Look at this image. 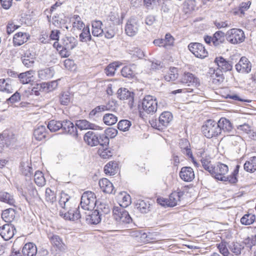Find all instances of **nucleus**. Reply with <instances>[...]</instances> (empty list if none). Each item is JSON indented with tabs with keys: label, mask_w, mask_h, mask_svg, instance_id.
Listing matches in <instances>:
<instances>
[{
	"label": "nucleus",
	"mask_w": 256,
	"mask_h": 256,
	"mask_svg": "<svg viewBox=\"0 0 256 256\" xmlns=\"http://www.w3.org/2000/svg\"><path fill=\"white\" fill-rule=\"evenodd\" d=\"M218 126L216 121L211 119L208 120L202 126V132L208 138L216 137L220 134V129Z\"/></svg>",
	"instance_id": "1"
},
{
	"label": "nucleus",
	"mask_w": 256,
	"mask_h": 256,
	"mask_svg": "<svg viewBox=\"0 0 256 256\" xmlns=\"http://www.w3.org/2000/svg\"><path fill=\"white\" fill-rule=\"evenodd\" d=\"M172 118V114L170 112L166 111L160 114L158 120L152 119L150 120V122L152 128L161 130L168 126Z\"/></svg>",
	"instance_id": "2"
},
{
	"label": "nucleus",
	"mask_w": 256,
	"mask_h": 256,
	"mask_svg": "<svg viewBox=\"0 0 256 256\" xmlns=\"http://www.w3.org/2000/svg\"><path fill=\"white\" fill-rule=\"evenodd\" d=\"M96 202L95 194L91 191H86L81 196L80 206L84 210L92 211L96 206Z\"/></svg>",
	"instance_id": "3"
},
{
	"label": "nucleus",
	"mask_w": 256,
	"mask_h": 256,
	"mask_svg": "<svg viewBox=\"0 0 256 256\" xmlns=\"http://www.w3.org/2000/svg\"><path fill=\"white\" fill-rule=\"evenodd\" d=\"M158 109V102L153 96L148 95L146 96L142 103V109H140V114L144 112L147 114H153Z\"/></svg>",
	"instance_id": "4"
},
{
	"label": "nucleus",
	"mask_w": 256,
	"mask_h": 256,
	"mask_svg": "<svg viewBox=\"0 0 256 256\" xmlns=\"http://www.w3.org/2000/svg\"><path fill=\"white\" fill-rule=\"evenodd\" d=\"M112 213L114 218L120 224H128L132 221L128 212L121 205L114 206Z\"/></svg>",
	"instance_id": "5"
},
{
	"label": "nucleus",
	"mask_w": 256,
	"mask_h": 256,
	"mask_svg": "<svg viewBox=\"0 0 256 256\" xmlns=\"http://www.w3.org/2000/svg\"><path fill=\"white\" fill-rule=\"evenodd\" d=\"M226 38L230 43L237 44L244 41L245 36L242 30L238 28H232L227 32Z\"/></svg>",
	"instance_id": "6"
},
{
	"label": "nucleus",
	"mask_w": 256,
	"mask_h": 256,
	"mask_svg": "<svg viewBox=\"0 0 256 256\" xmlns=\"http://www.w3.org/2000/svg\"><path fill=\"white\" fill-rule=\"evenodd\" d=\"M139 28L138 20L136 18H130L125 25V32L129 36H134L138 33Z\"/></svg>",
	"instance_id": "7"
},
{
	"label": "nucleus",
	"mask_w": 256,
	"mask_h": 256,
	"mask_svg": "<svg viewBox=\"0 0 256 256\" xmlns=\"http://www.w3.org/2000/svg\"><path fill=\"white\" fill-rule=\"evenodd\" d=\"M188 50L197 58H204L208 56V52L200 43L192 42L188 46Z\"/></svg>",
	"instance_id": "8"
},
{
	"label": "nucleus",
	"mask_w": 256,
	"mask_h": 256,
	"mask_svg": "<svg viewBox=\"0 0 256 256\" xmlns=\"http://www.w3.org/2000/svg\"><path fill=\"white\" fill-rule=\"evenodd\" d=\"M216 166V179L222 182H228L230 178L228 176H224L228 171V166L221 162H218Z\"/></svg>",
	"instance_id": "9"
},
{
	"label": "nucleus",
	"mask_w": 256,
	"mask_h": 256,
	"mask_svg": "<svg viewBox=\"0 0 256 256\" xmlns=\"http://www.w3.org/2000/svg\"><path fill=\"white\" fill-rule=\"evenodd\" d=\"M48 238L52 245L60 251L64 252L66 248V246L62 238L53 233L48 234Z\"/></svg>",
	"instance_id": "10"
},
{
	"label": "nucleus",
	"mask_w": 256,
	"mask_h": 256,
	"mask_svg": "<svg viewBox=\"0 0 256 256\" xmlns=\"http://www.w3.org/2000/svg\"><path fill=\"white\" fill-rule=\"evenodd\" d=\"M118 97L121 100H128V104L130 108L132 107L134 101V94L129 91L126 88H120L118 90Z\"/></svg>",
	"instance_id": "11"
},
{
	"label": "nucleus",
	"mask_w": 256,
	"mask_h": 256,
	"mask_svg": "<svg viewBox=\"0 0 256 256\" xmlns=\"http://www.w3.org/2000/svg\"><path fill=\"white\" fill-rule=\"evenodd\" d=\"M181 82L188 86H192L198 88L200 86L199 79L194 74L189 72H186L184 74L181 78Z\"/></svg>",
	"instance_id": "12"
},
{
	"label": "nucleus",
	"mask_w": 256,
	"mask_h": 256,
	"mask_svg": "<svg viewBox=\"0 0 256 256\" xmlns=\"http://www.w3.org/2000/svg\"><path fill=\"white\" fill-rule=\"evenodd\" d=\"M16 230L13 225L7 224L0 227V235L5 240H8L14 236Z\"/></svg>",
	"instance_id": "13"
},
{
	"label": "nucleus",
	"mask_w": 256,
	"mask_h": 256,
	"mask_svg": "<svg viewBox=\"0 0 256 256\" xmlns=\"http://www.w3.org/2000/svg\"><path fill=\"white\" fill-rule=\"evenodd\" d=\"M62 130L64 133L70 134L75 138L78 136V134L76 124L74 125L69 120L62 121Z\"/></svg>",
	"instance_id": "14"
},
{
	"label": "nucleus",
	"mask_w": 256,
	"mask_h": 256,
	"mask_svg": "<svg viewBox=\"0 0 256 256\" xmlns=\"http://www.w3.org/2000/svg\"><path fill=\"white\" fill-rule=\"evenodd\" d=\"M134 207L142 214H147L150 211V204L147 199H138L134 202Z\"/></svg>",
	"instance_id": "15"
},
{
	"label": "nucleus",
	"mask_w": 256,
	"mask_h": 256,
	"mask_svg": "<svg viewBox=\"0 0 256 256\" xmlns=\"http://www.w3.org/2000/svg\"><path fill=\"white\" fill-rule=\"evenodd\" d=\"M214 62L217 64L218 68L224 72L230 71L232 70V62L227 60L222 56L216 57Z\"/></svg>",
	"instance_id": "16"
},
{
	"label": "nucleus",
	"mask_w": 256,
	"mask_h": 256,
	"mask_svg": "<svg viewBox=\"0 0 256 256\" xmlns=\"http://www.w3.org/2000/svg\"><path fill=\"white\" fill-rule=\"evenodd\" d=\"M35 72L33 70H30L18 74V78L20 82L23 84H32L34 82Z\"/></svg>",
	"instance_id": "17"
},
{
	"label": "nucleus",
	"mask_w": 256,
	"mask_h": 256,
	"mask_svg": "<svg viewBox=\"0 0 256 256\" xmlns=\"http://www.w3.org/2000/svg\"><path fill=\"white\" fill-rule=\"evenodd\" d=\"M88 212V214L85 212V220L88 224H96L100 222L102 215L96 210L92 212Z\"/></svg>",
	"instance_id": "18"
},
{
	"label": "nucleus",
	"mask_w": 256,
	"mask_h": 256,
	"mask_svg": "<svg viewBox=\"0 0 256 256\" xmlns=\"http://www.w3.org/2000/svg\"><path fill=\"white\" fill-rule=\"evenodd\" d=\"M216 123L218 125V128L220 129V133L223 132H224L230 134L233 130L232 124L229 120L225 118H220L218 122H216Z\"/></svg>",
	"instance_id": "19"
},
{
	"label": "nucleus",
	"mask_w": 256,
	"mask_h": 256,
	"mask_svg": "<svg viewBox=\"0 0 256 256\" xmlns=\"http://www.w3.org/2000/svg\"><path fill=\"white\" fill-rule=\"evenodd\" d=\"M180 178L184 182H192L194 178V173L193 169L190 166H184L181 168L180 172Z\"/></svg>",
	"instance_id": "20"
},
{
	"label": "nucleus",
	"mask_w": 256,
	"mask_h": 256,
	"mask_svg": "<svg viewBox=\"0 0 256 256\" xmlns=\"http://www.w3.org/2000/svg\"><path fill=\"white\" fill-rule=\"evenodd\" d=\"M76 128H78L80 130H101L100 127L96 124H92L86 120H79L76 121Z\"/></svg>",
	"instance_id": "21"
},
{
	"label": "nucleus",
	"mask_w": 256,
	"mask_h": 256,
	"mask_svg": "<svg viewBox=\"0 0 256 256\" xmlns=\"http://www.w3.org/2000/svg\"><path fill=\"white\" fill-rule=\"evenodd\" d=\"M236 68L238 72L248 73L251 70V65L248 59L244 56L236 64Z\"/></svg>",
	"instance_id": "22"
},
{
	"label": "nucleus",
	"mask_w": 256,
	"mask_h": 256,
	"mask_svg": "<svg viewBox=\"0 0 256 256\" xmlns=\"http://www.w3.org/2000/svg\"><path fill=\"white\" fill-rule=\"evenodd\" d=\"M36 60V54L30 50L26 52L22 57V62L26 68L32 67L34 65Z\"/></svg>",
	"instance_id": "23"
},
{
	"label": "nucleus",
	"mask_w": 256,
	"mask_h": 256,
	"mask_svg": "<svg viewBox=\"0 0 256 256\" xmlns=\"http://www.w3.org/2000/svg\"><path fill=\"white\" fill-rule=\"evenodd\" d=\"M184 194V192L180 190L174 191L171 193L168 198L169 200L168 206L174 207L178 204Z\"/></svg>",
	"instance_id": "24"
},
{
	"label": "nucleus",
	"mask_w": 256,
	"mask_h": 256,
	"mask_svg": "<svg viewBox=\"0 0 256 256\" xmlns=\"http://www.w3.org/2000/svg\"><path fill=\"white\" fill-rule=\"evenodd\" d=\"M78 44V40L73 36H66L61 40L62 48L72 50Z\"/></svg>",
	"instance_id": "25"
},
{
	"label": "nucleus",
	"mask_w": 256,
	"mask_h": 256,
	"mask_svg": "<svg viewBox=\"0 0 256 256\" xmlns=\"http://www.w3.org/2000/svg\"><path fill=\"white\" fill-rule=\"evenodd\" d=\"M2 136V144H4L7 147L13 145L16 141V136L12 132L4 130Z\"/></svg>",
	"instance_id": "26"
},
{
	"label": "nucleus",
	"mask_w": 256,
	"mask_h": 256,
	"mask_svg": "<svg viewBox=\"0 0 256 256\" xmlns=\"http://www.w3.org/2000/svg\"><path fill=\"white\" fill-rule=\"evenodd\" d=\"M37 252V247L33 242L26 244L22 250L23 256H36Z\"/></svg>",
	"instance_id": "27"
},
{
	"label": "nucleus",
	"mask_w": 256,
	"mask_h": 256,
	"mask_svg": "<svg viewBox=\"0 0 256 256\" xmlns=\"http://www.w3.org/2000/svg\"><path fill=\"white\" fill-rule=\"evenodd\" d=\"M98 135L92 131L88 132L84 136V142L91 146L98 144Z\"/></svg>",
	"instance_id": "28"
},
{
	"label": "nucleus",
	"mask_w": 256,
	"mask_h": 256,
	"mask_svg": "<svg viewBox=\"0 0 256 256\" xmlns=\"http://www.w3.org/2000/svg\"><path fill=\"white\" fill-rule=\"evenodd\" d=\"M30 35L26 32H18L16 34L13 38L14 46H20L26 42Z\"/></svg>",
	"instance_id": "29"
},
{
	"label": "nucleus",
	"mask_w": 256,
	"mask_h": 256,
	"mask_svg": "<svg viewBox=\"0 0 256 256\" xmlns=\"http://www.w3.org/2000/svg\"><path fill=\"white\" fill-rule=\"evenodd\" d=\"M98 184L100 189L104 192L112 194L114 190L112 184L106 178L100 180Z\"/></svg>",
	"instance_id": "30"
},
{
	"label": "nucleus",
	"mask_w": 256,
	"mask_h": 256,
	"mask_svg": "<svg viewBox=\"0 0 256 256\" xmlns=\"http://www.w3.org/2000/svg\"><path fill=\"white\" fill-rule=\"evenodd\" d=\"M47 130L46 126L40 125L38 126L34 131L33 135L34 138L38 141H41L46 138Z\"/></svg>",
	"instance_id": "31"
},
{
	"label": "nucleus",
	"mask_w": 256,
	"mask_h": 256,
	"mask_svg": "<svg viewBox=\"0 0 256 256\" xmlns=\"http://www.w3.org/2000/svg\"><path fill=\"white\" fill-rule=\"evenodd\" d=\"M102 24L100 20H94L92 22V33L94 36H101L104 32L102 28Z\"/></svg>",
	"instance_id": "32"
},
{
	"label": "nucleus",
	"mask_w": 256,
	"mask_h": 256,
	"mask_svg": "<svg viewBox=\"0 0 256 256\" xmlns=\"http://www.w3.org/2000/svg\"><path fill=\"white\" fill-rule=\"evenodd\" d=\"M54 74V70L52 67L45 68L38 71V76L42 80L51 78Z\"/></svg>",
	"instance_id": "33"
},
{
	"label": "nucleus",
	"mask_w": 256,
	"mask_h": 256,
	"mask_svg": "<svg viewBox=\"0 0 256 256\" xmlns=\"http://www.w3.org/2000/svg\"><path fill=\"white\" fill-rule=\"evenodd\" d=\"M12 80L10 78L0 79V91L11 94L14 90L11 85Z\"/></svg>",
	"instance_id": "34"
},
{
	"label": "nucleus",
	"mask_w": 256,
	"mask_h": 256,
	"mask_svg": "<svg viewBox=\"0 0 256 256\" xmlns=\"http://www.w3.org/2000/svg\"><path fill=\"white\" fill-rule=\"evenodd\" d=\"M82 30V32L79 35L80 42H88L94 41L90 33L89 25H86Z\"/></svg>",
	"instance_id": "35"
},
{
	"label": "nucleus",
	"mask_w": 256,
	"mask_h": 256,
	"mask_svg": "<svg viewBox=\"0 0 256 256\" xmlns=\"http://www.w3.org/2000/svg\"><path fill=\"white\" fill-rule=\"evenodd\" d=\"M70 20L72 22V28L74 30H81L82 28L86 26L78 14H74L70 18Z\"/></svg>",
	"instance_id": "36"
},
{
	"label": "nucleus",
	"mask_w": 256,
	"mask_h": 256,
	"mask_svg": "<svg viewBox=\"0 0 256 256\" xmlns=\"http://www.w3.org/2000/svg\"><path fill=\"white\" fill-rule=\"evenodd\" d=\"M212 37L213 45L215 46H218L224 42L226 34L222 31L218 30L214 34Z\"/></svg>",
	"instance_id": "37"
},
{
	"label": "nucleus",
	"mask_w": 256,
	"mask_h": 256,
	"mask_svg": "<svg viewBox=\"0 0 256 256\" xmlns=\"http://www.w3.org/2000/svg\"><path fill=\"white\" fill-rule=\"evenodd\" d=\"M120 64L118 62L110 64L104 69V72L107 76H112L114 75L116 70L120 67Z\"/></svg>",
	"instance_id": "38"
},
{
	"label": "nucleus",
	"mask_w": 256,
	"mask_h": 256,
	"mask_svg": "<svg viewBox=\"0 0 256 256\" xmlns=\"http://www.w3.org/2000/svg\"><path fill=\"white\" fill-rule=\"evenodd\" d=\"M212 73H211V77L212 78V82L215 84H218L222 82L224 79V76L220 70L218 68L217 70H212Z\"/></svg>",
	"instance_id": "39"
},
{
	"label": "nucleus",
	"mask_w": 256,
	"mask_h": 256,
	"mask_svg": "<svg viewBox=\"0 0 256 256\" xmlns=\"http://www.w3.org/2000/svg\"><path fill=\"white\" fill-rule=\"evenodd\" d=\"M244 167L248 172H252L256 170V156L252 157L246 161Z\"/></svg>",
	"instance_id": "40"
},
{
	"label": "nucleus",
	"mask_w": 256,
	"mask_h": 256,
	"mask_svg": "<svg viewBox=\"0 0 256 256\" xmlns=\"http://www.w3.org/2000/svg\"><path fill=\"white\" fill-rule=\"evenodd\" d=\"M0 201L11 206H14L15 200L13 196L7 192H0Z\"/></svg>",
	"instance_id": "41"
},
{
	"label": "nucleus",
	"mask_w": 256,
	"mask_h": 256,
	"mask_svg": "<svg viewBox=\"0 0 256 256\" xmlns=\"http://www.w3.org/2000/svg\"><path fill=\"white\" fill-rule=\"evenodd\" d=\"M67 22L66 16H60L58 14L52 16V22L55 26L62 28Z\"/></svg>",
	"instance_id": "42"
},
{
	"label": "nucleus",
	"mask_w": 256,
	"mask_h": 256,
	"mask_svg": "<svg viewBox=\"0 0 256 256\" xmlns=\"http://www.w3.org/2000/svg\"><path fill=\"white\" fill-rule=\"evenodd\" d=\"M101 106H98L92 109L88 114V118L91 120H96L102 116V113L104 112Z\"/></svg>",
	"instance_id": "43"
},
{
	"label": "nucleus",
	"mask_w": 256,
	"mask_h": 256,
	"mask_svg": "<svg viewBox=\"0 0 256 256\" xmlns=\"http://www.w3.org/2000/svg\"><path fill=\"white\" fill-rule=\"evenodd\" d=\"M15 211L13 208H8L4 210L2 214V218L6 222H10L14 218Z\"/></svg>",
	"instance_id": "44"
},
{
	"label": "nucleus",
	"mask_w": 256,
	"mask_h": 256,
	"mask_svg": "<svg viewBox=\"0 0 256 256\" xmlns=\"http://www.w3.org/2000/svg\"><path fill=\"white\" fill-rule=\"evenodd\" d=\"M118 170V164L114 162H110L104 168V172L110 176L114 175Z\"/></svg>",
	"instance_id": "45"
},
{
	"label": "nucleus",
	"mask_w": 256,
	"mask_h": 256,
	"mask_svg": "<svg viewBox=\"0 0 256 256\" xmlns=\"http://www.w3.org/2000/svg\"><path fill=\"white\" fill-rule=\"evenodd\" d=\"M134 65L124 66L121 70V74L122 76L126 78H132L134 76L133 68Z\"/></svg>",
	"instance_id": "46"
},
{
	"label": "nucleus",
	"mask_w": 256,
	"mask_h": 256,
	"mask_svg": "<svg viewBox=\"0 0 256 256\" xmlns=\"http://www.w3.org/2000/svg\"><path fill=\"white\" fill-rule=\"evenodd\" d=\"M104 122L108 126H112L115 124L118 121V118L112 114H106L103 116Z\"/></svg>",
	"instance_id": "47"
},
{
	"label": "nucleus",
	"mask_w": 256,
	"mask_h": 256,
	"mask_svg": "<svg viewBox=\"0 0 256 256\" xmlns=\"http://www.w3.org/2000/svg\"><path fill=\"white\" fill-rule=\"evenodd\" d=\"M62 127V121L51 120L50 121L47 125V128L51 132H56Z\"/></svg>",
	"instance_id": "48"
},
{
	"label": "nucleus",
	"mask_w": 256,
	"mask_h": 256,
	"mask_svg": "<svg viewBox=\"0 0 256 256\" xmlns=\"http://www.w3.org/2000/svg\"><path fill=\"white\" fill-rule=\"evenodd\" d=\"M34 180L35 183L38 186H43L46 184V180L44 174L42 172L39 170H37L35 172Z\"/></svg>",
	"instance_id": "49"
},
{
	"label": "nucleus",
	"mask_w": 256,
	"mask_h": 256,
	"mask_svg": "<svg viewBox=\"0 0 256 256\" xmlns=\"http://www.w3.org/2000/svg\"><path fill=\"white\" fill-rule=\"evenodd\" d=\"M96 210L102 216L109 214L110 208L108 204L104 202H100L97 206Z\"/></svg>",
	"instance_id": "50"
},
{
	"label": "nucleus",
	"mask_w": 256,
	"mask_h": 256,
	"mask_svg": "<svg viewBox=\"0 0 256 256\" xmlns=\"http://www.w3.org/2000/svg\"><path fill=\"white\" fill-rule=\"evenodd\" d=\"M256 220L255 214H244L240 219V222L244 225H250L254 222Z\"/></svg>",
	"instance_id": "51"
},
{
	"label": "nucleus",
	"mask_w": 256,
	"mask_h": 256,
	"mask_svg": "<svg viewBox=\"0 0 256 256\" xmlns=\"http://www.w3.org/2000/svg\"><path fill=\"white\" fill-rule=\"evenodd\" d=\"M228 248L234 254L238 256L240 254L244 246L238 242H232L229 244Z\"/></svg>",
	"instance_id": "52"
},
{
	"label": "nucleus",
	"mask_w": 256,
	"mask_h": 256,
	"mask_svg": "<svg viewBox=\"0 0 256 256\" xmlns=\"http://www.w3.org/2000/svg\"><path fill=\"white\" fill-rule=\"evenodd\" d=\"M132 125L131 122L128 120H120L118 124V128L119 130L126 132L128 130Z\"/></svg>",
	"instance_id": "53"
},
{
	"label": "nucleus",
	"mask_w": 256,
	"mask_h": 256,
	"mask_svg": "<svg viewBox=\"0 0 256 256\" xmlns=\"http://www.w3.org/2000/svg\"><path fill=\"white\" fill-rule=\"evenodd\" d=\"M26 189L30 196L34 198L38 196V194L34 184L31 182H28L26 186Z\"/></svg>",
	"instance_id": "54"
},
{
	"label": "nucleus",
	"mask_w": 256,
	"mask_h": 256,
	"mask_svg": "<svg viewBox=\"0 0 256 256\" xmlns=\"http://www.w3.org/2000/svg\"><path fill=\"white\" fill-rule=\"evenodd\" d=\"M244 243L247 248L252 249L253 246L256 245V235L251 236L245 238Z\"/></svg>",
	"instance_id": "55"
},
{
	"label": "nucleus",
	"mask_w": 256,
	"mask_h": 256,
	"mask_svg": "<svg viewBox=\"0 0 256 256\" xmlns=\"http://www.w3.org/2000/svg\"><path fill=\"white\" fill-rule=\"evenodd\" d=\"M60 100L62 104L68 105L70 101V93L68 92H63L60 96Z\"/></svg>",
	"instance_id": "56"
},
{
	"label": "nucleus",
	"mask_w": 256,
	"mask_h": 256,
	"mask_svg": "<svg viewBox=\"0 0 256 256\" xmlns=\"http://www.w3.org/2000/svg\"><path fill=\"white\" fill-rule=\"evenodd\" d=\"M98 144L102 146V148L107 147L109 144L110 140L108 136L102 134L98 136Z\"/></svg>",
	"instance_id": "57"
},
{
	"label": "nucleus",
	"mask_w": 256,
	"mask_h": 256,
	"mask_svg": "<svg viewBox=\"0 0 256 256\" xmlns=\"http://www.w3.org/2000/svg\"><path fill=\"white\" fill-rule=\"evenodd\" d=\"M46 200L50 203L54 202L56 200L54 192L49 188H47L46 190Z\"/></svg>",
	"instance_id": "58"
},
{
	"label": "nucleus",
	"mask_w": 256,
	"mask_h": 256,
	"mask_svg": "<svg viewBox=\"0 0 256 256\" xmlns=\"http://www.w3.org/2000/svg\"><path fill=\"white\" fill-rule=\"evenodd\" d=\"M240 168V166L239 165H236L232 174L229 176L230 184H234L237 182L238 178L236 176L238 174Z\"/></svg>",
	"instance_id": "59"
},
{
	"label": "nucleus",
	"mask_w": 256,
	"mask_h": 256,
	"mask_svg": "<svg viewBox=\"0 0 256 256\" xmlns=\"http://www.w3.org/2000/svg\"><path fill=\"white\" fill-rule=\"evenodd\" d=\"M20 100V95L19 92H16L10 97L6 99V102L8 104H14Z\"/></svg>",
	"instance_id": "60"
},
{
	"label": "nucleus",
	"mask_w": 256,
	"mask_h": 256,
	"mask_svg": "<svg viewBox=\"0 0 256 256\" xmlns=\"http://www.w3.org/2000/svg\"><path fill=\"white\" fill-rule=\"evenodd\" d=\"M217 248L218 249L220 254L224 256H228L230 252L226 245L222 242L216 244Z\"/></svg>",
	"instance_id": "61"
},
{
	"label": "nucleus",
	"mask_w": 256,
	"mask_h": 256,
	"mask_svg": "<svg viewBox=\"0 0 256 256\" xmlns=\"http://www.w3.org/2000/svg\"><path fill=\"white\" fill-rule=\"evenodd\" d=\"M98 152L100 156L103 158H109L112 156V152L107 148V147L102 148V150L100 149Z\"/></svg>",
	"instance_id": "62"
},
{
	"label": "nucleus",
	"mask_w": 256,
	"mask_h": 256,
	"mask_svg": "<svg viewBox=\"0 0 256 256\" xmlns=\"http://www.w3.org/2000/svg\"><path fill=\"white\" fill-rule=\"evenodd\" d=\"M69 198L70 197L67 194H62L59 200L60 206L63 208H65L66 203L68 201Z\"/></svg>",
	"instance_id": "63"
},
{
	"label": "nucleus",
	"mask_w": 256,
	"mask_h": 256,
	"mask_svg": "<svg viewBox=\"0 0 256 256\" xmlns=\"http://www.w3.org/2000/svg\"><path fill=\"white\" fill-rule=\"evenodd\" d=\"M73 210H69L67 212L64 213L60 211V214L62 216L65 220L74 221V214H72Z\"/></svg>",
	"instance_id": "64"
}]
</instances>
